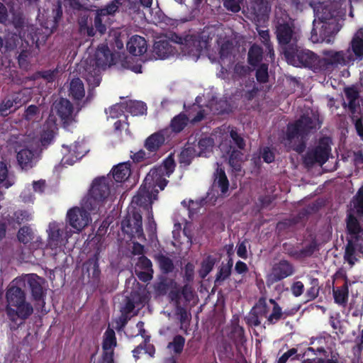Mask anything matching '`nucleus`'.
I'll return each instance as SVG.
<instances>
[{
    "instance_id": "1",
    "label": "nucleus",
    "mask_w": 363,
    "mask_h": 363,
    "mask_svg": "<svg viewBox=\"0 0 363 363\" xmlns=\"http://www.w3.org/2000/svg\"><path fill=\"white\" fill-rule=\"evenodd\" d=\"M315 18L310 40L313 43L332 44L334 35L340 30L337 22V4L330 1L318 3L314 8Z\"/></svg>"
},
{
    "instance_id": "2",
    "label": "nucleus",
    "mask_w": 363,
    "mask_h": 363,
    "mask_svg": "<svg viewBox=\"0 0 363 363\" xmlns=\"http://www.w3.org/2000/svg\"><path fill=\"white\" fill-rule=\"evenodd\" d=\"M174 167V159L169 156L162 165L152 169L145 177L138 194L133 197V203L145 207L151 206L152 201L157 199L159 190L156 187L158 186L160 190L164 189L167 184L164 177H169Z\"/></svg>"
},
{
    "instance_id": "3",
    "label": "nucleus",
    "mask_w": 363,
    "mask_h": 363,
    "mask_svg": "<svg viewBox=\"0 0 363 363\" xmlns=\"http://www.w3.org/2000/svg\"><path fill=\"white\" fill-rule=\"evenodd\" d=\"M318 116L312 111H307L295 123L289 125L284 145L298 152L304 150L303 139L305 135L319 128Z\"/></svg>"
},
{
    "instance_id": "4",
    "label": "nucleus",
    "mask_w": 363,
    "mask_h": 363,
    "mask_svg": "<svg viewBox=\"0 0 363 363\" xmlns=\"http://www.w3.org/2000/svg\"><path fill=\"white\" fill-rule=\"evenodd\" d=\"M20 286L13 280L6 294V312L11 319L16 316L27 318L33 311L32 306L26 301V294Z\"/></svg>"
},
{
    "instance_id": "5",
    "label": "nucleus",
    "mask_w": 363,
    "mask_h": 363,
    "mask_svg": "<svg viewBox=\"0 0 363 363\" xmlns=\"http://www.w3.org/2000/svg\"><path fill=\"white\" fill-rule=\"evenodd\" d=\"M276 33L279 43L282 46L284 55L286 50H295L297 43L301 38L300 30L294 26L286 13H281L279 17L278 11H276Z\"/></svg>"
},
{
    "instance_id": "6",
    "label": "nucleus",
    "mask_w": 363,
    "mask_h": 363,
    "mask_svg": "<svg viewBox=\"0 0 363 363\" xmlns=\"http://www.w3.org/2000/svg\"><path fill=\"white\" fill-rule=\"evenodd\" d=\"M270 303L273 306L272 312L268 315L269 308L267 306L265 298H261L253 307L251 312L247 317V323L252 326H257L261 324L263 318L267 319L269 324H274L282 315V310L280 306L273 299L269 300Z\"/></svg>"
},
{
    "instance_id": "7",
    "label": "nucleus",
    "mask_w": 363,
    "mask_h": 363,
    "mask_svg": "<svg viewBox=\"0 0 363 363\" xmlns=\"http://www.w3.org/2000/svg\"><path fill=\"white\" fill-rule=\"evenodd\" d=\"M287 62L295 67H306L314 70H320V57L309 50L298 46L295 50L287 49L285 55Z\"/></svg>"
},
{
    "instance_id": "8",
    "label": "nucleus",
    "mask_w": 363,
    "mask_h": 363,
    "mask_svg": "<svg viewBox=\"0 0 363 363\" xmlns=\"http://www.w3.org/2000/svg\"><path fill=\"white\" fill-rule=\"evenodd\" d=\"M109 194L108 181L106 177L95 179L88 195L83 199L84 208L97 209Z\"/></svg>"
},
{
    "instance_id": "9",
    "label": "nucleus",
    "mask_w": 363,
    "mask_h": 363,
    "mask_svg": "<svg viewBox=\"0 0 363 363\" xmlns=\"http://www.w3.org/2000/svg\"><path fill=\"white\" fill-rule=\"evenodd\" d=\"M322 55L323 57H320V70L352 65V57L349 51L324 50L322 51Z\"/></svg>"
},
{
    "instance_id": "10",
    "label": "nucleus",
    "mask_w": 363,
    "mask_h": 363,
    "mask_svg": "<svg viewBox=\"0 0 363 363\" xmlns=\"http://www.w3.org/2000/svg\"><path fill=\"white\" fill-rule=\"evenodd\" d=\"M96 213V209L84 208L82 201L81 208L74 207L67 211V219L77 232H80L91 223V214L94 215Z\"/></svg>"
},
{
    "instance_id": "11",
    "label": "nucleus",
    "mask_w": 363,
    "mask_h": 363,
    "mask_svg": "<svg viewBox=\"0 0 363 363\" xmlns=\"http://www.w3.org/2000/svg\"><path fill=\"white\" fill-rule=\"evenodd\" d=\"M177 43L180 45L182 52L195 61L199 59L203 50L208 48V41L201 40L196 35H187L184 39L179 38Z\"/></svg>"
},
{
    "instance_id": "12",
    "label": "nucleus",
    "mask_w": 363,
    "mask_h": 363,
    "mask_svg": "<svg viewBox=\"0 0 363 363\" xmlns=\"http://www.w3.org/2000/svg\"><path fill=\"white\" fill-rule=\"evenodd\" d=\"M233 55V46L232 43L225 37L220 36L217 45L208 52V57L212 62L220 63L230 62Z\"/></svg>"
},
{
    "instance_id": "13",
    "label": "nucleus",
    "mask_w": 363,
    "mask_h": 363,
    "mask_svg": "<svg viewBox=\"0 0 363 363\" xmlns=\"http://www.w3.org/2000/svg\"><path fill=\"white\" fill-rule=\"evenodd\" d=\"M62 223H50L48 228V245L52 249L65 245L72 235L71 230Z\"/></svg>"
},
{
    "instance_id": "14",
    "label": "nucleus",
    "mask_w": 363,
    "mask_h": 363,
    "mask_svg": "<svg viewBox=\"0 0 363 363\" xmlns=\"http://www.w3.org/2000/svg\"><path fill=\"white\" fill-rule=\"evenodd\" d=\"M14 282L19 286L28 284L30 288L32 295L35 300L41 301L43 298V290L42 284L43 279L35 274H26L19 278L15 279Z\"/></svg>"
},
{
    "instance_id": "15",
    "label": "nucleus",
    "mask_w": 363,
    "mask_h": 363,
    "mask_svg": "<svg viewBox=\"0 0 363 363\" xmlns=\"http://www.w3.org/2000/svg\"><path fill=\"white\" fill-rule=\"evenodd\" d=\"M86 152V148L84 147L82 141L76 142L70 146L64 145H62L63 157L62 162L64 164L72 165L79 159L82 158Z\"/></svg>"
},
{
    "instance_id": "16",
    "label": "nucleus",
    "mask_w": 363,
    "mask_h": 363,
    "mask_svg": "<svg viewBox=\"0 0 363 363\" xmlns=\"http://www.w3.org/2000/svg\"><path fill=\"white\" fill-rule=\"evenodd\" d=\"M330 151V148L328 145V139H323L315 150L308 153L306 157V162L307 164L317 162L320 164H323L328 159Z\"/></svg>"
},
{
    "instance_id": "17",
    "label": "nucleus",
    "mask_w": 363,
    "mask_h": 363,
    "mask_svg": "<svg viewBox=\"0 0 363 363\" xmlns=\"http://www.w3.org/2000/svg\"><path fill=\"white\" fill-rule=\"evenodd\" d=\"M116 346V338L113 330L108 328L103 337V357L101 363H113V349Z\"/></svg>"
},
{
    "instance_id": "18",
    "label": "nucleus",
    "mask_w": 363,
    "mask_h": 363,
    "mask_svg": "<svg viewBox=\"0 0 363 363\" xmlns=\"http://www.w3.org/2000/svg\"><path fill=\"white\" fill-rule=\"evenodd\" d=\"M113 62V56L106 45L99 46L95 53V58L89 60V65L98 69H105Z\"/></svg>"
},
{
    "instance_id": "19",
    "label": "nucleus",
    "mask_w": 363,
    "mask_h": 363,
    "mask_svg": "<svg viewBox=\"0 0 363 363\" xmlns=\"http://www.w3.org/2000/svg\"><path fill=\"white\" fill-rule=\"evenodd\" d=\"M293 272L292 266L287 261L282 260L273 267L271 273L267 275V282L273 284L291 275Z\"/></svg>"
},
{
    "instance_id": "20",
    "label": "nucleus",
    "mask_w": 363,
    "mask_h": 363,
    "mask_svg": "<svg viewBox=\"0 0 363 363\" xmlns=\"http://www.w3.org/2000/svg\"><path fill=\"white\" fill-rule=\"evenodd\" d=\"M123 230L132 236L140 238L143 236L142 227V216L139 213H134L132 218L122 223Z\"/></svg>"
},
{
    "instance_id": "21",
    "label": "nucleus",
    "mask_w": 363,
    "mask_h": 363,
    "mask_svg": "<svg viewBox=\"0 0 363 363\" xmlns=\"http://www.w3.org/2000/svg\"><path fill=\"white\" fill-rule=\"evenodd\" d=\"M214 136L216 139H218V138L220 139L221 143L220 146L221 149H223V140L224 139H227L228 136H230L233 140L235 143L240 149H243L245 145L243 139L233 128H230V126L223 125L218 128V130L215 131Z\"/></svg>"
},
{
    "instance_id": "22",
    "label": "nucleus",
    "mask_w": 363,
    "mask_h": 363,
    "mask_svg": "<svg viewBox=\"0 0 363 363\" xmlns=\"http://www.w3.org/2000/svg\"><path fill=\"white\" fill-rule=\"evenodd\" d=\"M346 51L351 54L352 64L355 60L363 58V29H359L355 33Z\"/></svg>"
},
{
    "instance_id": "23",
    "label": "nucleus",
    "mask_w": 363,
    "mask_h": 363,
    "mask_svg": "<svg viewBox=\"0 0 363 363\" xmlns=\"http://www.w3.org/2000/svg\"><path fill=\"white\" fill-rule=\"evenodd\" d=\"M168 133V130H162L152 134L146 139L145 147L150 152L157 151L169 137Z\"/></svg>"
},
{
    "instance_id": "24",
    "label": "nucleus",
    "mask_w": 363,
    "mask_h": 363,
    "mask_svg": "<svg viewBox=\"0 0 363 363\" xmlns=\"http://www.w3.org/2000/svg\"><path fill=\"white\" fill-rule=\"evenodd\" d=\"M214 176L215 179L213 184V189L217 191H220L219 194L220 196H226L228 191L229 182L225 172L222 169L218 167Z\"/></svg>"
},
{
    "instance_id": "25",
    "label": "nucleus",
    "mask_w": 363,
    "mask_h": 363,
    "mask_svg": "<svg viewBox=\"0 0 363 363\" xmlns=\"http://www.w3.org/2000/svg\"><path fill=\"white\" fill-rule=\"evenodd\" d=\"M127 49L133 55L139 56L147 51V43L144 38L134 35L128 42Z\"/></svg>"
},
{
    "instance_id": "26",
    "label": "nucleus",
    "mask_w": 363,
    "mask_h": 363,
    "mask_svg": "<svg viewBox=\"0 0 363 363\" xmlns=\"http://www.w3.org/2000/svg\"><path fill=\"white\" fill-rule=\"evenodd\" d=\"M55 110L65 123L72 118V106L69 101L62 99L55 104Z\"/></svg>"
},
{
    "instance_id": "27",
    "label": "nucleus",
    "mask_w": 363,
    "mask_h": 363,
    "mask_svg": "<svg viewBox=\"0 0 363 363\" xmlns=\"http://www.w3.org/2000/svg\"><path fill=\"white\" fill-rule=\"evenodd\" d=\"M175 48H173L170 43L166 40L157 41L155 43L153 52L156 57L165 59L174 53Z\"/></svg>"
},
{
    "instance_id": "28",
    "label": "nucleus",
    "mask_w": 363,
    "mask_h": 363,
    "mask_svg": "<svg viewBox=\"0 0 363 363\" xmlns=\"http://www.w3.org/2000/svg\"><path fill=\"white\" fill-rule=\"evenodd\" d=\"M347 229L354 236L363 233V217L347 214Z\"/></svg>"
},
{
    "instance_id": "29",
    "label": "nucleus",
    "mask_w": 363,
    "mask_h": 363,
    "mask_svg": "<svg viewBox=\"0 0 363 363\" xmlns=\"http://www.w3.org/2000/svg\"><path fill=\"white\" fill-rule=\"evenodd\" d=\"M347 214L363 217V188H361L350 202Z\"/></svg>"
},
{
    "instance_id": "30",
    "label": "nucleus",
    "mask_w": 363,
    "mask_h": 363,
    "mask_svg": "<svg viewBox=\"0 0 363 363\" xmlns=\"http://www.w3.org/2000/svg\"><path fill=\"white\" fill-rule=\"evenodd\" d=\"M112 174L118 182L126 180L130 175V164L125 162L118 164L113 169Z\"/></svg>"
},
{
    "instance_id": "31",
    "label": "nucleus",
    "mask_w": 363,
    "mask_h": 363,
    "mask_svg": "<svg viewBox=\"0 0 363 363\" xmlns=\"http://www.w3.org/2000/svg\"><path fill=\"white\" fill-rule=\"evenodd\" d=\"M28 143L26 145L27 147H32L31 141L27 142ZM33 153L28 148L23 149L18 152L17 154V160L23 169L27 168L31 166L32 160H33Z\"/></svg>"
},
{
    "instance_id": "32",
    "label": "nucleus",
    "mask_w": 363,
    "mask_h": 363,
    "mask_svg": "<svg viewBox=\"0 0 363 363\" xmlns=\"http://www.w3.org/2000/svg\"><path fill=\"white\" fill-rule=\"evenodd\" d=\"M69 94L75 100H80L85 96L84 84L79 78L72 80L69 86Z\"/></svg>"
},
{
    "instance_id": "33",
    "label": "nucleus",
    "mask_w": 363,
    "mask_h": 363,
    "mask_svg": "<svg viewBox=\"0 0 363 363\" xmlns=\"http://www.w3.org/2000/svg\"><path fill=\"white\" fill-rule=\"evenodd\" d=\"M56 130V125L55 121L50 118L45 127L40 137V143L42 145H48L53 139Z\"/></svg>"
},
{
    "instance_id": "34",
    "label": "nucleus",
    "mask_w": 363,
    "mask_h": 363,
    "mask_svg": "<svg viewBox=\"0 0 363 363\" xmlns=\"http://www.w3.org/2000/svg\"><path fill=\"white\" fill-rule=\"evenodd\" d=\"M214 134L215 133L212 135V138H204L199 140L198 143L199 148V156H206V152L211 151L214 145V140L220 142V143H221L220 139L219 138L216 139Z\"/></svg>"
},
{
    "instance_id": "35",
    "label": "nucleus",
    "mask_w": 363,
    "mask_h": 363,
    "mask_svg": "<svg viewBox=\"0 0 363 363\" xmlns=\"http://www.w3.org/2000/svg\"><path fill=\"white\" fill-rule=\"evenodd\" d=\"M99 70L100 69L94 68V65H89L85 67V71L87 72L86 79L89 86L93 88L98 86L101 82Z\"/></svg>"
},
{
    "instance_id": "36",
    "label": "nucleus",
    "mask_w": 363,
    "mask_h": 363,
    "mask_svg": "<svg viewBox=\"0 0 363 363\" xmlns=\"http://www.w3.org/2000/svg\"><path fill=\"white\" fill-rule=\"evenodd\" d=\"M357 243H354L352 241L349 240L345 247L344 258L350 265L354 264L357 261Z\"/></svg>"
},
{
    "instance_id": "37",
    "label": "nucleus",
    "mask_w": 363,
    "mask_h": 363,
    "mask_svg": "<svg viewBox=\"0 0 363 363\" xmlns=\"http://www.w3.org/2000/svg\"><path fill=\"white\" fill-rule=\"evenodd\" d=\"M15 182L13 175L9 174L6 165L4 162H0V184L3 186L9 188Z\"/></svg>"
},
{
    "instance_id": "38",
    "label": "nucleus",
    "mask_w": 363,
    "mask_h": 363,
    "mask_svg": "<svg viewBox=\"0 0 363 363\" xmlns=\"http://www.w3.org/2000/svg\"><path fill=\"white\" fill-rule=\"evenodd\" d=\"M348 287L347 284L342 287L333 290L335 302L339 305L345 306L348 299Z\"/></svg>"
},
{
    "instance_id": "39",
    "label": "nucleus",
    "mask_w": 363,
    "mask_h": 363,
    "mask_svg": "<svg viewBox=\"0 0 363 363\" xmlns=\"http://www.w3.org/2000/svg\"><path fill=\"white\" fill-rule=\"evenodd\" d=\"M135 307V303L130 298H128L124 306L121 309L122 314L119 318V321L121 323V325L120 326L117 325V329H121L126 323L127 320L128 318V315L133 311Z\"/></svg>"
},
{
    "instance_id": "40",
    "label": "nucleus",
    "mask_w": 363,
    "mask_h": 363,
    "mask_svg": "<svg viewBox=\"0 0 363 363\" xmlns=\"http://www.w3.org/2000/svg\"><path fill=\"white\" fill-rule=\"evenodd\" d=\"M128 111L133 116L143 115L146 112V105L142 101H130L127 105Z\"/></svg>"
},
{
    "instance_id": "41",
    "label": "nucleus",
    "mask_w": 363,
    "mask_h": 363,
    "mask_svg": "<svg viewBox=\"0 0 363 363\" xmlns=\"http://www.w3.org/2000/svg\"><path fill=\"white\" fill-rule=\"evenodd\" d=\"M262 49L257 45H252L248 52V60L250 65H257L262 60Z\"/></svg>"
},
{
    "instance_id": "42",
    "label": "nucleus",
    "mask_w": 363,
    "mask_h": 363,
    "mask_svg": "<svg viewBox=\"0 0 363 363\" xmlns=\"http://www.w3.org/2000/svg\"><path fill=\"white\" fill-rule=\"evenodd\" d=\"M30 91L24 89L18 93H16L12 96V100L14 102V109H16L26 103L29 99Z\"/></svg>"
},
{
    "instance_id": "43",
    "label": "nucleus",
    "mask_w": 363,
    "mask_h": 363,
    "mask_svg": "<svg viewBox=\"0 0 363 363\" xmlns=\"http://www.w3.org/2000/svg\"><path fill=\"white\" fill-rule=\"evenodd\" d=\"M185 342L184 338L181 335H177L173 340L168 344V349L174 353H180L184 347Z\"/></svg>"
},
{
    "instance_id": "44",
    "label": "nucleus",
    "mask_w": 363,
    "mask_h": 363,
    "mask_svg": "<svg viewBox=\"0 0 363 363\" xmlns=\"http://www.w3.org/2000/svg\"><path fill=\"white\" fill-rule=\"evenodd\" d=\"M188 118L185 115L179 114L175 116L171 123V126L174 131L180 132L187 124Z\"/></svg>"
},
{
    "instance_id": "45",
    "label": "nucleus",
    "mask_w": 363,
    "mask_h": 363,
    "mask_svg": "<svg viewBox=\"0 0 363 363\" xmlns=\"http://www.w3.org/2000/svg\"><path fill=\"white\" fill-rule=\"evenodd\" d=\"M155 257L160 268L163 272H169L172 270L173 263L169 257L162 254L157 255Z\"/></svg>"
},
{
    "instance_id": "46",
    "label": "nucleus",
    "mask_w": 363,
    "mask_h": 363,
    "mask_svg": "<svg viewBox=\"0 0 363 363\" xmlns=\"http://www.w3.org/2000/svg\"><path fill=\"white\" fill-rule=\"evenodd\" d=\"M215 264V259L211 257H208L201 264V268L199 274L202 278H204L213 269Z\"/></svg>"
},
{
    "instance_id": "47",
    "label": "nucleus",
    "mask_w": 363,
    "mask_h": 363,
    "mask_svg": "<svg viewBox=\"0 0 363 363\" xmlns=\"http://www.w3.org/2000/svg\"><path fill=\"white\" fill-rule=\"evenodd\" d=\"M169 286L172 289L169 294V297L173 301L177 308L180 307V291L175 282L171 281Z\"/></svg>"
},
{
    "instance_id": "48",
    "label": "nucleus",
    "mask_w": 363,
    "mask_h": 363,
    "mask_svg": "<svg viewBox=\"0 0 363 363\" xmlns=\"http://www.w3.org/2000/svg\"><path fill=\"white\" fill-rule=\"evenodd\" d=\"M18 238L20 242L28 243L33 238V233L30 228L24 226L19 230Z\"/></svg>"
},
{
    "instance_id": "49",
    "label": "nucleus",
    "mask_w": 363,
    "mask_h": 363,
    "mask_svg": "<svg viewBox=\"0 0 363 363\" xmlns=\"http://www.w3.org/2000/svg\"><path fill=\"white\" fill-rule=\"evenodd\" d=\"M232 260L227 264H223L217 274L216 281H222L226 279L230 274L232 267Z\"/></svg>"
},
{
    "instance_id": "50",
    "label": "nucleus",
    "mask_w": 363,
    "mask_h": 363,
    "mask_svg": "<svg viewBox=\"0 0 363 363\" xmlns=\"http://www.w3.org/2000/svg\"><path fill=\"white\" fill-rule=\"evenodd\" d=\"M24 118L27 121H36L40 118V110L38 107L31 105L28 107L24 113Z\"/></svg>"
},
{
    "instance_id": "51",
    "label": "nucleus",
    "mask_w": 363,
    "mask_h": 363,
    "mask_svg": "<svg viewBox=\"0 0 363 363\" xmlns=\"http://www.w3.org/2000/svg\"><path fill=\"white\" fill-rule=\"evenodd\" d=\"M345 96L349 101V107L352 109L355 106V101L358 98V92L353 88H347L345 90Z\"/></svg>"
},
{
    "instance_id": "52",
    "label": "nucleus",
    "mask_w": 363,
    "mask_h": 363,
    "mask_svg": "<svg viewBox=\"0 0 363 363\" xmlns=\"http://www.w3.org/2000/svg\"><path fill=\"white\" fill-rule=\"evenodd\" d=\"M201 101V97H197L196 99V104L193 105V110L196 111L198 112L197 116L192 118V121L194 122H198L201 121L203 118L204 115L206 114V110L201 108V107H200V106L199 105Z\"/></svg>"
},
{
    "instance_id": "53",
    "label": "nucleus",
    "mask_w": 363,
    "mask_h": 363,
    "mask_svg": "<svg viewBox=\"0 0 363 363\" xmlns=\"http://www.w3.org/2000/svg\"><path fill=\"white\" fill-rule=\"evenodd\" d=\"M259 35L260 36L262 42L266 45L267 48L269 50V53L270 55V57L272 58L274 55V52L272 47L269 44V33L268 30H260L259 31Z\"/></svg>"
},
{
    "instance_id": "54",
    "label": "nucleus",
    "mask_w": 363,
    "mask_h": 363,
    "mask_svg": "<svg viewBox=\"0 0 363 363\" xmlns=\"http://www.w3.org/2000/svg\"><path fill=\"white\" fill-rule=\"evenodd\" d=\"M256 77L259 82H266L268 79V66L262 65L257 70Z\"/></svg>"
},
{
    "instance_id": "55",
    "label": "nucleus",
    "mask_w": 363,
    "mask_h": 363,
    "mask_svg": "<svg viewBox=\"0 0 363 363\" xmlns=\"http://www.w3.org/2000/svg\"><path fill=\"white\" fill-rule=\"evenodd\" d=\"M105 16H104V14H100L99 11L97 10L96 15L94 19V26L96 28L101 34L104 33L106 30V26L102 23L104 17Z\"/></svg>"
},
{
    "instance_id": "56",
    "label": "nucleus",
    "mask_w": 363,
    "mask_h": 363,
    "mask_svg": "<svg viewBox=\"0 0 363 363\" xmlns=\"http://www.w3.org/2000/svg\"><path fill=\"white\" fill-rule=\"evenodd\" d=\"M224 6L233 12H238L240 10L241 0H223Z\"/></svg>"
},
{
    "instance_id": "57",
    "label": "nucleus",
    "mask_w": 363,
    "mask_h": 363,
    "mask_svg": "<svg viewBox=\"0 0 363 363\" xmlns=\"http://www.w3.org/2000/svg\"><path fill=\"white\" fill-rule=\"evenodd\" d=\"M21 41V38L20 37H18L17 35L12 34L9 35L6 40V47L9 50H13L17 48V45Z\"/></svg>"
},
{
    "instance_id": "58",
    "label": "nucleus",
    "mask_w": 363,
    "mask_h": 363,
    "mask_svg": "<svg viewBox=\"0 0 363 363\" xmlns=\"http://www.w3.org/2000/svg\"><path fill=\"white\" fill-rule=\"evenodd\" d=\"M118 2L113 1L108 4L106 8L99 9V13L104 16L113 14L118 9Z\"/></svg>"
},
{
    "instance_id": "59",
    "label": "nucleus",
    "mask_w": 363,
    "mask_h": 363,
    "mask_svg": "<svg viewBox=\"0 0 363 363\" xmlns=\"http://www.w3.org/2000/svg\"><path fill=\"white\" fill-rule=\"evenodd\" d=\"M237 255L242 259H247V242L243 240L239 242L237 245Z\"/></svg>"
},
{
    "instance_id": "60",
    "label": "nucleus",
    "mask_w": 363,
    "mask_h": 363,
    "mask_svg": "<svg viewBox=\"0 0 363 363\" xmlns=\"http://www.w3.org/2000/svg\"><path fill=\"white\" fill-rule=\"evenodd\" d=\"M79 23L81 33H86L89 36L94 35V28L88 26L87 18H82Z\"/></svg>"
},
{
    "instance_id": "61",
    "label": "nucleus",
    "mask_w": 363,
    "mask_h": 363,
    "mask_svg": "<svg viewBox=\"0 0 363 363\" xmlns=\"http://www.w3.org/2000/svg\"><path fill=\"white\" fill-rule=\"evenodd\" d=\"M123 104H116L108 109L109 115L111 118H118L123 113Z\"/></svg>"
},
{
    "instance_id": "62",
    "label": "nucleus",
    "mask_w": 363,
    "mask_h": 363,
    "mask_svg": "<svg viewBox=\"0 0 363 363\" xmlns=\"http://www.w3.org/2000/svg\"><path fill=\"white\" fill-rule=\"evenodd\" d=\"M12 108H14V102L12 99H9L0 106V116L7 115V111Z\"/></svg>"
},
{
    "instance_id": "63",
    "label": "nucleus",
    "mask_w": 363,
    "mask_h": 363,
    "mask_svg": "<svg viewBox=\"0 0 363 363\" xmlns=\"http://www.w3.org/2000/svg\"><path fill=\"white\" fill-rule=\"evenodd\" d=\"M138 266L144 269V270H150L151 272H153L152 269V262L151 261L147 259V257H141L140 259H139V261H138Z\"/></svg>"
},
{
    "instance_id": "64",
    "label": "nucleus",
    "mask_w": 363,
    "mask_h": 363,
    "mask_svg": "<svg viewBox=\"0 0 363 363\" xmlns=\"http://www.w3.org/2000/svg\"><path fill=\"white\" fill-rule=\"evenodd\" d=\"M303 288L304 286L301 281L295 282L291 287L293 294L295 296H299L301 294H302Z\"/></svg>"
}]
</instances>
